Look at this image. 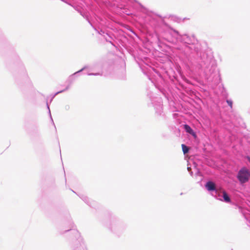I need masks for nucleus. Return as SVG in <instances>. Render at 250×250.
Wrapping results in <instances>:
<instances>
[{
    "instance_id": "obj_2",
    "label": "nucleus",
    "mask_w": 250,
    "mask_h": 250,
    "mask_svg": "<svg viewBox=\"0 0 250 250\" xmlns=\"http://www.w3.org/2000/svg\"><path fill=\"white\" fill-rule=\"evenodd\" d=\"M206 188L208 190H214L215 189V185L214 183L209 181L207 183Z\"/></svg>"
},
{
    "instance_id": "obj_6",
    "label": "nucleus",
    "mask_w": 250,
    "mask_h": 250,
    "mask_svg": "<svg viewBox=\"0 0 250 250\" xmlns=\"http://www.w3.org/2000/svg\"><path fill=\"white\" fill-rule=\"evenodd\" d=\"M228 104L229 105V106L232 108V101L227 100V101Z\"/></svg>"
},
{
    "instance_id": "obj_4",
    "label": "nucleus",
    "mask_w": 250,
    "mask_h": 250,
    "mask_svg": "<svg viewBox=\"0 0 250 250\" xmlns=\"http://www.w3.org/2000/svg\"><path fill=\"white\" fill-rule=\"evenodd\" d=\"M184 129L186 130L187 132L192 135V136L195 137L196 134L193 131V130L191 129V128L188 125H184Z\"/></svg>"
},
{
    "instance_id": "obj_5",
    "label": "nucleus",
    "mask_w": 250,
    "mask_h": 250,
    "mask_svg": "<svg viewBox=\"0 0 250 250\" xmlns=\"http://www.w3.org/2000/svg\"><path fill=\"white\" fill-rule=\"evenodd\" d=\"M182 150L184 154H186L188 151V148L184 144L182 145Z\"/></svg>"
},
{
    "instance_id": "obj_1",
    "label": "nucleus",
    "mask_w": 250,
    "mask_h": 250,
    "mask_svg": "<svg viewBox=\"0 0 250 250\" xmlns=\"http://www.w3.org/2000/svg\"><path fill=\"white\" fill-rule=\"evenodd\" d=\"M237 177L241 184L249 181L250 178V171L246 167L242 168L238 172Z\"/></svg>"
},
{
    "instance_id": "obj_3",
    "label": "nucleus",
    "mask_w": 250,
    "mask_h": 250,
    "mask_svg": "<svg viewBox=\"0 0 250 250\" xmlns=\"http://www.w3.org/2000/svg\"><path fill=\"white\" fill-rule=\"evenodd\" d=\"M223 193V201L226 203H230L231 202V199L229 196V195L227 194V193L225 191H223L222 192Z\"/></svg>"
}]
</instances>
